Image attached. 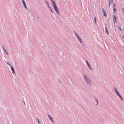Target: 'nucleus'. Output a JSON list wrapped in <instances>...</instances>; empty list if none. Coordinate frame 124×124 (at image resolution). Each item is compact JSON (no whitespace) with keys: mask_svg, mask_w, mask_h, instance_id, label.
<instances>
[{"mask_svg":"<svg viewBox=\"0 0 124 124\" xmlns=\"http://www.w3.org/2000/svg\"><path fill=\"white\" fill-rule=\"evenodd\" d=\"M84 78L86 82H87V83L88 84H90V81L88 79L87 77H86L85 76V75L84 76Z\"/></svg>","mask_w":124,"mask_h":124,"instance_id":"nucleus-1","label":"nucleus"},{"mask_svg":"<svg viewBox=\"0 0 124 124\" xmlns=\"http://www.w3.org/2000/svg\"><path fill=\"white\" fill-rule=\"evenodd\" d=\"M54 8L56 12L57 13V14H59V11L58 10V9L57 8V7L56 5L53 7Z\"/></svg>","mask_w":124,"mask_h":124,"instance_id":"nucleus-2","label":"nucleus"},{"mask_svg":"<svg viewBox=\"0 0 124 124\" xmlns=\"http://www.w3.org/2000/svg\"><path fill=\"white\" fill-rule=\"evenodd\" d=\"M113 18L114 23L115 24V23L116 22V17L115 15H114L113 16Z\"/></svg>","mask_w":124,"mask_h":124,"instance_id":"nucleus-3","label":"nucleus"},{"mask_svg":"<svg viewBox=\"0 0 124 124\" xmlns=\"http://www.w3.org/2000/svg\"><path fill=\"white\" fill-rule=\"evenodd\" d=\"M113 0H109V7H110V5L113 3Z\"/></svg>","mask_w":124,"mask_h":124,"instance_id":"nucleus-4","label":"nucleus"},{"mask_svg":"<svg viewBox=\"0 0 124 124\" xmlns=\"http://www.w3.org/2000/svg\"><path fill=\"white\" fill-rule=\"evenodd\" d=\"M9 65L10 67L11 70L12 71V73H15V72L14 69L13 68V67L11 66L10 65Z\"/></svg>","mask_w":124,"mask_h":124,"instance_id":"nucleus-5","label":"nucleus"},{"mask_svg":"<svg viewBox=\"0 0 124 124\" xmlns=\"http://www.w3.org/2000/svg\"><path fill=\"white\" fill-rule=\"evenodd\" d=\"M86 62H87V63L88 65V66L89 67V68L91 69V70H92V68H91V67L90 66V65H89L88 62L87 61H86Z\"/></svg>","mask_w":124,"mask_h":124,"instance_id":"nucleus-6","label":"nucleus"},{"mask_svg":"<svg viewBox=\"0 0 124 124\" xmlns=\"http://www.w3.org/2000/svg\"><path fill=\"white\" fill-rule=\"evenodd\" d=\"M51 1H52V3L53 4V7H54V6H56L54 2V1L53 0H51Z\"/></svg>","mask_w":124,"mask_h":124,"instance_id":"nucleus-7","label":"nucleus"},{"mask_svg":"<svg viewBox=\"0 0 124 124\" xmlns=\"http://www.w3.org/2000/svg\"><path fill=\"white\" fill-rule=\"evenodd\" d=\"M105 28L107 34H109V33L108 31L107 28L106 27H105Z\"/></svg>","mask_w":124,"mask_h":124,"instance_id":"nucleus-8","label":"nucleus"},{"mask_svg":"<svg viewBox=\"0 0 124 124\" xmlns=\"http://www.w3.org/2000/svg\"><path fill=\"white\" fill-rule=\"evenodd\" d=\"M49 118L50 119V120L53 122H54V121H53V120L52 119V118L51 116H49Z\"/></svg>","mask_w":124,"mask_h":124,"instance_id":"nucleus-9","label":"nucleus"},{"mask_svg":"<svg viewBox=\"0 0 124 124\" xmlns=\"http://www.w3.org/2000/svg\"><path fill=\"white\" fill-rule=\"evenodd\" d=\"M21 0L22 2V3L23 5H26L24 0Z\"/></svg>","mask_w":124,"mask_h":124,"instance_id":"nucleus-10","label":"nucleus"},{"mask_svg":"<svg viewBox=\"0 0 124 124\" xmlns=\"http://www.w3.org/2000/svg\"><path fill=\"white\" fill-rule=\"evenodd\" d=\"M113 11H114V13L115 14V12L116 10V9H115V8H113Z\"/></svg>","mask_w":124,"mask_h":124,"instance_id":"nucleus-11","label":"nucleus"},{"mask_svg":"<svg viewBox=\"0 0 124 124\" xmlns=\"http://www.w3.org/2000/svg\"><path fill=\"white\" fill-rule=\"evenodd\" d=\"M3 49H4V50L5 51V52L6 53V54L8 55V53H7V51H6V50L5 49V48L4 47V46H3Z\"/></svg>","mask_w":124,"mask_h":124,"instance_id":"nucleus-12","label":"nucleus"},{"mask_svg":"<svg viewBox=\"0 0 124 124\" xmlns=\"http://www.w3.org/2000/svg\"><path fill=\"white\" fill-rule=\"evenodd\" d=\"M78 39L80 43H81L82 42V40L81 39V38H80Z\"/></svg>","mask_w":124,"mask_h":124,"instance_id":"nucleus-13","label":"nucleus"},{"mask_svg":"<svg viewBox=\"0 0 124 124\" xmlns=\"http://www.w3.org/2000/svg\"><path fill=\"white\" fill-rule=\"evenodd\" d=\"M118 96H119V97L121 98V100H123V98L120 95H119Z\"/></svg>","mask_w":124,"mask_h":124,"instance_id":"nucleus-14","label":"nucleus"},{"mask_svg":"<svg viewBox=\"0 0 124 124\" xmlns=\"http://www.w3.org/2000/svg\"><path fill=\"white\" fill-rule=\"evenodd\" d=\"M76 37L78 39H79L80 38V37L78 35L77 36H76Z\"/></svg>","mask_w":124,"mask_h":124,"instance_id":"nucleus-15","label":"nucleus"},{"mask_svg":"<svg viewBox=\"0 0 124 124\" xmlns=\"http://www.w3.org/2000/svg\"><path fill=\"white\" fill-rule=\"evenodd\" d=\"M94 21H95V23H96V17H95V16L94 17Z\"/></svg>","mask_w":124,"mask_h":124,"instance_id":"nucleus-16","label":"nucleus"},{"mask_svg":"<svg viewBox=\"0 0 124 124\" xmlns=\"http://www.w3.org/2000/svg\"><path fill=\"white\" fill-rule=\"evenodd\" d=\"M102 10L103 12V13H106V11L104 10V9L103 8L102 9Z\"/></svg>","mask_w":124,"mask_h":124,"instance_id":"nucleus-17","label":"nucleus"},{"mask_svg":"<svg viewBox=\"0 0 124 124\" xmlns=\"http://www.w3.org/2000/svg\"><path fill=\"white\" fill-rule=\"evenodd\" d=\"M116 6V5H115V4H114L113 5V8H115V7Z\"/></svg>","mask_w":124,"mask_h":124,"instance_id":"nucleus-18","label":"nucleus"},{"mask_svg":"<svg viewBox=\"0 0 124 124\" xmlns=\"http://www.w3.org/2000/svg\"><path fill=\"white\" fill-rule=\"evenodd\" d=\"M45 2L46 3V4L47 5H48V2L46 0V1H45Z\"/></svg>","mask_w":124,"mask_h":124,"instance_id":"nucleus-19","label":"nucleus"},{"mask_svg":"<svg viewBox=\"0 0 124 124\" xmlns=\"http://www.w3.org/2000/svg\"><path fill=\"white\" fill-rule=\"evenodd\" d=\"M74 33L76 36L78 35V34L76 32H74Z\"/></svg>","mask_w":124,"mask_h":124,"instance_id":"nucleus-20","label":"nucleus"},{"mask_svg":"<svg viewBox=\"0 0 124 124\" xmlns=\"http://www.w3.org/2000/svg\"><path fill=\"white\" fill-rule=\"evenodd\" d=\"M103 15L105 17H106L107 16V15L106 14V13H104Z\"/></svg>","mask_w":124,"mask_h":124,"instance_id":"nucleus-21","label":"nucleus"},{"mask_svg":"<svg viewBox=\"0 0 124 124\" xmlns=\"http://www.w3.org/2000/svg\"><path fill=\"white\" fill-rule=\"evenodd\" d=\"M118 28L120 30V31H121V27H119Z\"/></svg>","mask_w":124,"mask_h":124,"instance_id":"nucleus-22","label":"nucleus"},{"mask_svg":"<svg viewBox=\"0 0 124 124\" xmlns=\"http://www.w3.org/2000/svg\"><path fill=\"white\" fill-rule=\"evenodd\" d=\"M37 120L38 121V123L39 124L40 123L39 122V119H37Z\"/></svg>","mask_w":124,"mask_h":124,"instance_id":"nucleus-23","label":"nucleus"},{"mask_svg":"<svg viewBox=\"0 0 124 124\" xmlns=\"http://www.w3.org/2000/svg\"><path fill=\"white\" fill-rule=\"evenodd\" d=\"M24 7L26 9H27V8L26 7V5H24Z\"/></svg>","mask_w":124,"mask_h":124,"instance_id":"nucleus-24","label":"nucleus"},{"mask_svg":"<svg viewBox=\"0 0 124 124\" xmlns=\"http://www.w3.org/2000/svg\"><path fill=\"white\" fill-rule=\"evenodd\" d=\"M96 101L97 102V105L98 104V100L97 99H96Z\"/></svg>","mask_w":124,"mask_h":124,"instance_id":"nucleus-25","label":"nucleus"},{"mask_svg":"<svg viewBox=\"0 0 124 124\" xmlns=\"http://www.w3.org/2000/svg\"><path fill=\"white\" fill-rule=\"evenodd\" d=\"M50 10H51V12H53L52 11V9H51V8H50Z\"/></svg>","mask_w":124,"mask_h":124,"instance_id":"nucleus-26","label":"nucleus"},{"mask_svg":"<svg viewBox=\"0 0 124 124\" xmlns=\"http://www.w3.org/2000/svg\"><path fill=\"white\" fill-rule=\"evenodd\" d=\"M115 90L116 92V91H117L116 89L115 88Z\"/></svg>","mask_w":124,"mask_h":124,"instance_id":"nucleus-27","label":"nucleus"},{"mask_svg":"<svg viewBox=\"0 0 124 124\" xmlns=\"http://www.w3.org/2000/svg\"><path fill=\"white\" fill-rule=\"evenodd\" d=\"M117 94L118 95V96L119 95H120V94H119V93H117Z\"/></svg>","mask_w":124,"mask_h":124,"instance_id":"nucleus-28","label":"nucleus"},{"mask_svg":"<svg viewBox=\"0 0 124 124\" xmlns=\"http://www.w3.org/2000/svg\"><path fill=\"white\" fill-rule=\"evenodd\" d=\"M7 64H8L9 65H10V64H9V63L8 62H7Z\"/></svg>","mask_w":124,"mask_h":124,"instance_id":"nucleus-29","label":"nucleus"},{"mask_svg":"<svg viewBox=\"0 0 124 124\" xmlns=\"http://www.w3.org/2000/svg\"><path fill=\"white\" fill-rule=\"evenodd\" d=\"M116 93H118V92L117 91H116Z\"/></svg>","mask_w":124,"mask_h":124,"instance_id":"nucleus-30","label":"nucleus"},{"mask_svg":"<svg viewBox=\"0 0 124 124\" xmlns=\"http://www.w3.org/2000/svg\"><path fill=\"white\" fill-rule=\"evenodd\" d=\"M116 93H118V92L117 91H116Z\"/></svg>","mask_w":124,"mask_h":124,"instance_id":"nucleus-31","label":"nucleus"},{"mask_svg":"<svg viewBox=\"0 0 124 124\" xmlns=\"http://www.w3.org/2000/svg\"><path fill=\"white\" fill-rule=\"evenodd\" d=\"M47 5L48 6V7L50 8L49 6V4H48V5Z\"/></svg>","mask_w":124,"mask_h":124,"instance_id":"nucleus-32","label":"nucleus"},{"mask_svg":"<svg viewBox=\"0 0 124 124\" xmlns=\"http://www.w3.org/2000/svg\"><path fill=\"white\" fill-rule=\"evenodd\" d=\"M123 12L124 13V8L123 9Z\"/></svg>","mask_w":124,"mask_h":124,"instance_id":"nucleus-33","label":"nucleus"},{"mask_svg":"<svg viewBox=\"0 0 124 124\" xmlns=\"http://www.w3.org/2000/svg\"><path fill=\"white\" fill-rule=\"evenodd\" d=\"M47 115H48V117H49V116H50L49 115V114H47Z\"/></svg>","mask_w":124,"mask_h":124,"instance_id":"nucleus-34","label":"nucleus"},{"mask_svg":"<svg viewBox=\"0 0 124 124\" xmlns=\"http://www.w3.org/2000/svg\"><path fill=\"white\" fill-rule=\"evenodd\" d=\"M123 37L124 38V36H123Z\"/></svg>","mask_w":124,"mask_h":124,"instance_id":"nucleus-35","label":"nucleus"}]
</instances>
